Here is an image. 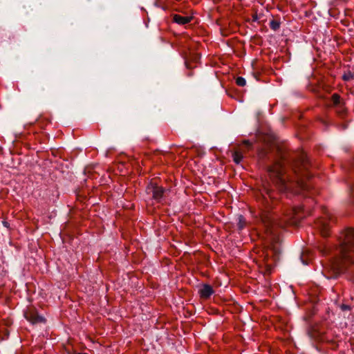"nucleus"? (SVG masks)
Returning <instances> with one entry per match:
<instances>
[{"label": "nucleus", "mask_w": 354, "mask_h": 354, "mask_svg": "<svg viewBox=\"0 0 354 354\" xmlns=\"http://www.w3.org/2000/svg\"><path fill=\"white\" fill-rule=\"evenodd\" d=\"M4 226L6 227H10V223H7V222H5V223H3Z\"/></svg>", "instance_id": "f3484780"}, {"label": "nucleus", "mask_w": 354, "mask_h": 354, "mask_svg": "<svg viewBox=\"0 0 354 354\" xmlns=\"http://www.w3.org/2000/svg\"><path fill=\"white\" fill-rule=\"evenodd\" d=\"M243 223H239V224H240L239 228L243 227Z\"/></svg>", "instance_id": "aec40b11"}, {"label": "nucleus", "mask_w": 354, "mask_h": 354, "mask_svg": "<svg viewBox=\"0 0 354 354\" xmlns=\"http://www.w3.org/2000/svg\"><path fill=\"white\" fill-rule=\"evenodd\" d=\"M353 78V75L352 73H348L347 74H344L343 76V79L346 81H348L350 80H352Z\"/></svg>", "instance_id": "2eb2a0df"}, {"label": "nucleus", "mask_w": 354, "mask_h": 354, "mask_svg": "<svg viewBox=\"0 0 354 354\" xmlns=\"http://www.w3.org/2000/svg\"><path fill=\"white\" fill-rule=\"evenodd\" d=\"M239 222H241V221H243L242 220L243 219V216H239Z\"/></svg>", "instance_id": "6ab92c4d"}, {"label": "nucleus", "mask_w": 354, "mask_h": 354, "mask_svg": "<svg viewBox=\"0 0 354 354\" xmlns=\"http://www.w3.org/2000/svg\"><path fill=\"white\" fill-rule=\"evenodd\" d=\"M331 101L335 106H341L340 96L338 94L334 93L331 97Z\"/></svg>", "instance_id": "f8f14e48"}, {"label": "nucleus", "mask_w": 354, "mask_h": 354, "mask_svg": "<svg viewBox=\"0 0 354 354\" xmlns=\"http://www.w3.org/2000/svg\"><path fill=\"white\" fill-rule=\"evenodd\" d=\"M342 308L343 310H347V309H348V306L343 305V306H342Z\"/></svg>", "instance_id": "a211bd4d"}, {"label": "nucleus", "mask_w": 354, "mask_h": 354, "mask_svg": "<svg viewBox=\"0 0 354 354\" xmlns=\"http://www.w3.org/2000/svg\"><path fill=\"white\" fill-rule=\"evenodd\" d=\"M26 319L32 324L42 323L45 322V319L37 314L33 309H29L24 314Z\"/></svg>", "instance_id": "423d86ee"}, {"label": "nucleus", "mask_w": 354, "mask_h": 354, "mask_svg": "<svg viewBox=\"0 0 354 354\" xmlns=\"http://www.w3.org/2000/svg\"><path fill=\"white\" fill-rule=\"evenodd\" d=\"M243 144L245 145L248 147L251 146V143L248 140H244Z\"/></svg>", "instance_id": "dca6fc26"}, {"label": "nucleus", "mask_w": 354, "mask_h": 354, "mask_svg": "<svg viewBox=\"0 0 354 354\" xmlns=\"http://www.w3.org/2000/svg\"><path fill=\"white\" fill-rule=\"evenodd\" d=\"M146 191L148 194H151L153 198L158 202L162 198L165 192L162 187H159L153 183L147 187Z\"/></svg>", "instance_id": "39448f33"}, {"label": "nucleus", "mask_w": 354, "mask_h": 354, "mask_svg": "<svg viewBox=\"0 0 354 354\" xmlns=\"http://www.w3.org/2000/svg\"><path fill=\"white\" fill-rule=\"evenodd\" d=\"M266 241L275 254L279 252V245L281 241V235L284 229L282 223H264Z\"/></svg>", "instance_id": "7ed1b4c3"}, {"label": "nucleus", "mask_w": 354, "mask_h": 354, "mask_svg": "<svg viewBox=\"0 0 354 354\" xmlns=\"http://www.w3.org/2000/svg\"><path fill=\"white\" fill-rule=\"evenodd\" d=\"M288 162L286 153L279 149L273 165L268 167V172L272 183L281 192L290 191L295 194H300L307 190L308 187L304 182L299 179L293 180L287 174L285 165Z\"/></svg>", "instance_id": "f257e3e1"}, {"label": "nucleus", "mask_w": 354, "mask_h": 354, "mask_svg": "<svg viewBox=\"0 0 354 354\" xmlns=\"http://www.w3.org/2000/svg\"><path fill=\"white\" fill-rule=\"evenodd\" d=\"M244 153L245 151L240 149H236V151L232 152V158L236 164L239 165L241 162V160L243 158Z\"/></svg>", "instance_id": "9b49d317"}, {"label": "nucleus", "mask_w": 354, "mask_h": 354, "mask_svg": "<svg viewBox=\"0 0 354 354\" xmlns=\"http://www.w3.org/2000/svg\"><path fill=\"white\" fill-rule=\"evenodd\" d=\"M236 83L238 86H244L246 84V81L243 77H238L236 80Z\"/></svg>", "instance_id": "ddd939ff"}, {"label": "nucleus", "mask_w": 354, "mask_h": 354, "mask_svg": "<svg viewBox=\"0 0 354 354\" xmlns=\"http://www.w3.org/2000/svg\"><path fill=\"white\" fill-rule=\"evenodd\" d=\"M213 293L212 287L208 284H204L199 290L200 296L203 299H208Z\"/></svg>", "instance_id": "6e6552de"}, {"label": "nucleus", "mask_w": 354, "mask_h": 354, "mask_svg": "<svg viewBox=\"0 0 354 354\" xmlns=\"http://www.w3.org/2000/svg\"><path fill=\"white\" fill-rule=\"evenodd\" d=\"M341 239L343 240L339 256L331 263L332 269L336 273L344 272L348 266L354 263V229H347Z\"/></svg>", "instance_id": "f03ea898"}, {"label": "nucleus", "mask_w": 354, "mask_h": 354, "mask_svg": "<svg viewBox=\"0 0 354 354\" xmlns=\"http://www.w3.org/2000/svg\"><path fill=\"white\" fill-rule=\"evenodd\" d=\"M192 19V17H184L179 15H174V21L180 25H185L188 24L191 21Z\"/></svg>", "instance_id": "1a4fd4ad"}, {"label": "nucleus", "mask_w": 354, "mask_h": 354, "mask_svg": "<svg viewBox=\"0 0 354 354\" xmlns=\"http://www.w3.org/2000/svg\"><path fill=\"white\" fill-rule=\"evenodd\" d=\"M270 27L274 30H277L279 28V23L276 21H272L270 23Z\"/></svg>", "instance_id": "4468645a"}, {"label": "nucleus", "mask_w": 354, "mask_h": 354, "mask_svg": "<svg viewBox=\"0 0 354 354\" xmlns=\"http://www.w3.org/2000/svg\"><path fill=\"white\" fill-rule=\"evenodd\" d=\"M268 194L269 195L270 197H272L271 194L270 192H268Z\"/></svg>", "instance_id": "412c9836"}, {"label": "nucleus", "mask_w": 354, "mask_h": 354, "mask_svg": "<svg viewBox=\"0 0 354 354\" xmlns=\"http://www.w3.org/2000/svg\"><path fill=\"white\" fill-rule=\"evenodd\" d=\"M318 228L322 236L327 237L330 235V227L328 223H319Z\"/></svg>", "instance_id": "9d476101"}, {"label": "nucleus", "mask_w": 354, "mask_h": 354, "mask_svg": "<svg viewBox=\"0 0 354 354\" xmlns=\"http://www.w3.org/2000/svg\"><path fill=\"white\" fill-rule=\"evenodd\" d=\"M286 214L289 219H295V221H300L306 218L308 212L303 209L301 207L294 206L287 209Z\"/></svg>", "instance_id": "20e7f679"}, {"label": "nucleus", "mask_w": 354, "mask_h": 354, "mask_svg": "<svg viewBox=\"0 0 354 354\" xmlns=\"http://www.w3.org/2000/svg\"><path fill=\"white\" fill-rule=\"evenodd\" d=\"M307 158L306 155L304 153H301L299 154V158L297 160H294V162L291 164L292 171L295 174H297L299 171V167L301 166L304 169L307 168Z\"/></svg>", "instance_id": "0eeeda50"}]
</instances>
